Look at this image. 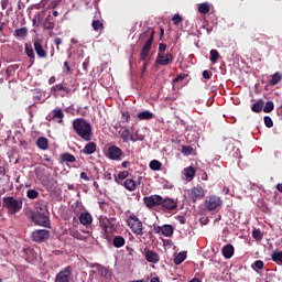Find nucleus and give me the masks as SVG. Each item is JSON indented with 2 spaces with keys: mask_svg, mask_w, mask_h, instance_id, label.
<instances>
[{
  "mask_svg": "<svg viewBox=\"0 0 282 282\" xmlns=\"http://www.w3.org/2000/svg\"><path fill=\"white\" fill-rule=\"evenodd\" d=\"M73 131H75L82 140H85V142H90L91 135H94V132L91 131V123H89L85 118H77L73 120Z\"/></svg>",
  "mask_w": 282,
  "mask_h": 282,
  "instance_id": "obj_1",
  "label": "nucleus"
},
{
  "mask_svg": "<svg viewBox=\"0 0 282 282\" xmlns=\"http://www.w3.org/2000/svg\"><path fill=\"white\" fill-rule=\"evenodd\" d=\"M35 212L31 214V220L35 226H42V228H50V210L45 205H36Z\"/></svg>",
  "mask_w": 282,
  "mask_h": 282,
  "instance_id": "obj_2",
  "label": "nucleus"
},
{
  "mask_svg": "<svg viewBox=\"0 0 282 282\" xmlns=\"http://www.w3.org/2000/svg\"><path fill=\"white\" fill-rule=\"evenodd\" d=\"M2 206L7 208L10 215H17V213H21L23 210V198L14 197V196H4L2 198Z\"/></svg>",
  "mask_w": 282,
  "mask_h": 282,
  "instance_id": "obj_3",
  "label": "nucleus"
},
{
  "mask_svg": "<svg viewBox=\"0 0 282 282\" xmlns=\"http://www.w3.org/2000/svg\"><path fill=\"white\" fill-rule=\"evenodd\" d=\"M126 223L127 226H129L131 232H133V235L137 237H142L144 235V225L137 215H130Z\"/></svg>",
  "mask_w": 282,
  "mask_h": 282,
  "instance_id": "obj_4",
  "label": "nucleus"
},
{
  "mask_svg": "<svg viewBox=\"0 0 282 282\" xmlns=\"http://www.w3.org/2000/svg\"><path fill=\"white\" fill-rule=\"evenodd\" d=\"M147 36H149V37L141 48L140 61H147V57L149 56V54L151 52V47L153 46V39L155 37V31H151L150 33L145 32V33L141 34V39H147Z\"/></svg>",
  "mask_w": 282,
  "mask_h": 282,
  "instance_id": "obj_5",
  "label": "nucleus"
},
{
  "mask_svg": "<svg viewBox=\"0 0 282 282\" xmlns=\"http://www.w3.org/2000/svg\"><path fill=\"white\" fill-rule=\"evenodd\" d=\"M221 206H224V200L221 199V197H219L217 195L207 196L204 202V207L209 213L219 210V208H221Z\"/></svg>",
  "mask_w": 282,
  "mask_h": 282,
  "instance_id": "obj_6",
  "label": "nucleus"
},
{
  "mask_svg": "<svg viewBox=\"0 0 282 282\" xmlns=\"http://www.w3.org/2000/svg\"><path fill=\"white\" fill-rule=\"evenodd\" d=\"M73 272H74V269L72 268V265L65 267L55 275L54 282H69V279H72Z\"/></svg>",
  "mask_w": 282,
  "mask_h": 282,
  "instance_id": "obj_7",
  "label": "nucleus"
},
{
  "mask_svg": "<svg viewBox=\"0 0 282 282\" xmlns=\"http://www.w3.org/2000/svg\"><path fill=\"white\" fill-rule=\"evenodd\" d=\"M50 239V230L47 229H36L32 232V240L35 243H43Z\"/></svg>",
  "mask_w": 282,
  "mask_h": 282,
  "instance_id": "obj_8",
  "label": "nucleus"
},
{
  "mask_svg": "<svg viewBox=\"0 0 282 282\" xmlns=\"http://www.w3.org/2000/svg\"><path fill=\"white\" fill-rule=\"evenodd\" d=\"M161 206L166 213H175V210H177V199L162 197Z\"/></svg>",
  "mask_w": 282,
  "mask_h": 282,
  "instance_id": "obj_9",
  "label": "nucleus"
},
{
  "mask_svg": "<svg viewBox=\"0 0 282 282\" xmlns=\"http://www.w3.org/2000/svg\"><path fill=\"white\" fill-rule=\"evenodd\" d=\"M107 158L115 162H120L122 159V149H120L118 145L109 147L107 150Z\"/></svg>",
  "mask_w": 282,
  "mask_h": 282,
  "instance_id": "obj_10",
  "label": "nucleus"
},
{
  "mask_svg": "<svg viewBox=\"0 0 282 282\" xmlns=\"http://www.w3.org/2000/svg\"><path fill=\"white\" fill-rule=\"evenodd\" d=\"M143 203L147 208H155V206L162 205V196L160 195H151L143 197Z\"/></svg>",
  "mask_w": 282,
  "mask_h": 282,
  "instance_id": "obj_11",
  "label": "nucleus"
},
{
  "mask_svg": "<svg viewBox=\"0 0 282 282\" xmlns=\"http://www.w3.org/2000/svg\"><path fill=\"white\" fill-rule=\"evenodd\" d=\"M173 63V53H158L155 65H171Z\"/></svg>",
  "mask_w": 282,
  "mask_h": 282,
  "instance_id": "obj_12",
  "label": "nucleus"
},
{
  "mask_svg": "<svg viewBox=\"0 0 282 282\" xmlns=\"http://www.w3.org/2000/svg\"><path fill=\"white\" fill-rule=\"evenodd\" d=\"M206 197V193L204 192V187H193L189 191V198L193 202H199V199H204Z\"/></svg>",
  "mask_w": 282,
  "mask_h": 282,
  "instance_id": "obj_13",
  "label": "nucleus"
},
{
  "mask_svg": "<svg viewBox=\"0 0 282 282\" xmlns=\"http://www.w3.org/2000/svg\"><path fill=\"white\" fill-rule=\"evenodd\" d=\"M33 47L35 51V54L37 55V58H47V51L43 47V41L42 40H35L33 42Z\"/></svg>",
  "mask_w": 282,
  "mask_h": 282,
  "instance_id": "obj_14",
  "label": "nucleus"
},
{
  "mask_svg": "<svg viewBox=\"0 0 282 282\" xmlns=\"http://www.w3.org/2000/svg\"><path fill=\"white\" fill-rule=\"evenodd\" d=\"M64 118H65V112H63V109L57 108L52 110V117L50 120H53V122H57V124H64Z\"/></svg>",
  "mask_w": 282,
  "mask_h": 282,
  "instance_id": "obj_15",
  "label": "nucleus"
},
{
  "mask_svg": "<svg viewBox=\"0 0 282 282\" xmlns=\"http://www.w3.org/2000/svg\"><path fill=\"white\" fill-rule=\"evenodd\" d=\"M120 138H121L122 142H124V143L135 142V138L133 137V132H131V130H129V128H124L120 132Z\"/></svg>",
  "mask_w": 282,
  "mask_h": 282,
  "instance_id": "obj_16",
  "label": "nucleus"
},
{
  "mask_svg": "<svg viewBox=\"0 0 282 282\" xmlns=\"http://www.w3.org/2000/svg\"><path fill=\"white\" fill-rule=\"evenodd\" d=\"M144 257L148 263H160V253L153 250L145 251Z\"/></svg>",
  "mask_w": 282,
  "mask_h": 282,
  "instance_id": "obj_17",
  "label": "nucleus"
},
{
  "mask_svg": "<svg viewBox=\"0 0 282 282\" xmlns=\"http://www.w3.org/2000/svg\"><path fill=\"white\" fill-rule=\"evenodd\" d=\"M93 221L94 217L88 212L82 213L79 215V223L82 224V226H91Z\"/></svg>",
  "mask_w": 282,
  "mask_h": 282,
  "instance_id": "obj_18",
  "label": "nucleus"
},
{
  "mask_svg": "<svg viewBox=\"0 0 282 282\" xmlns=\"http://www.w3.org/2000/svg\"><path fill=\"white\" fill-rule=\"evenodd\" d=\"M96 149H97L96 142L90 141L84 147V149L82 150V153H85V155H94V153H96Z\"/></svg>",
  "mask_w": 282,
  "mask_h": 282,
  "instance_id": "obj_19",
  "label": "nucleus"
},
{
  "mask_svg": "<svg viewBox=\"0 0 282 282\" xmlns=\"http://www.w3.org/2000/svg\"><path fill=\"white\" fill-rule=\"evenodd\" d=\"M36 147L41 149V151H47V149H50V141L45 137H40L36 140Z\"/></svg>",
  "mask_w": 282,
  "mask_h": 282,
  "instance_id": "obj_20",
  "label": "nucleus"
},
{
  "mask_svg": "<svg viewBox=\"0 0 282 282\" xmlns=\"http://www.w3.org/2000/svg\"><path fill=\"white\" fill-rule=\"evenodd\" d=\"M221 253L225 259H232V256L235 254V247H232V245H226L223 247Z\"/></svg>",
  "mask_w": 282,
  "mask_h": 282,
  "instance_id": "obj_21",
  "label": "nucleus"
},
{
  "mask_svg": "<svg viewBox=\"0 0 282 282\" xmlns=\"http://www.w3.org/2000/svg\"><path fill=\"white\" fill-rule=\"evenodd\" d=\"M24 52H25L26 56L30 57L31 65H34V61L36 58V55H34V48L32 47V45L25 43L24 44Z\"/></svg>",
  "mask_w": 282,
  "mask_h": 282,
  "instance_id": "obj_22",
  "label": "nucleus"
},
{
  "mask_svg": "<svg viewBox=\"0 0 282 282\" xmlns=\"http://www.w3.org/2000/svg\"><path fill=\"white\" fill-rule=\"evenodd\" d=\"M44 30H54L56 28V23H54V18L52 15H47L43 21Z\"/></svg>",
  "mask_w": 282,
  "mask_h": 282,
  "instance_id": "obj_23",
  "label": "nucleus"
},
{
  "mask_svg": "<svg viewBox=\"0 0 282 282\" xmlns=\"http://www.w3.org/2000/svg\"><path fill=\"white\" fill-rule=\"evenodd\" d=\"M124 243H127V240L122 236H115L112 238V246L115 248H124Z\"/></svg>",
  "mask_w": 282,
  "mask_h": 282,
  "instance_id": "obj_24",
  "label": "nucleus"
},
{
  "mask_svg": "<svg viewBox=\"0 0 282 282\" xmlns=\"http://www.w3.org/2000/svg\"><path fill=\"white\" fill-rule=\"evenodd\" d=\"M59 162L61 164H64V162H76V156L69 152H64L59 155Z\"/></svg>",
  "mask_w": 282,
  "mask_h": 282,
  "instance_id": "obj_25",
  "label": "nucleus"
},
{
  "mask_svg": "<svg viewBox=\"0 0 282 282\" xmlns=\"http://www.w3.org/2000/svg\"><path fill=\"white\" fill-rule=\"evenodd\" d=\"M123 186L127 191L133 193V191L138 188V183H135V181H133L132 178H128L123 182Z\"/></svg>",
  "mask_w": 282,
  "mask_h": 282,
  "instance_id": "obj_26",
  "label": "nucleus"
},
{
  "mask_svg": "<svg viewBox=\"0 0 282 282\" xmlns=\"http://www.w3.org/2000/svg\"><path fill=\"white\" fill-rule=\"evenodd\" d=\"M28 34H29L28 28L22 26L14 31L13 36H15V39H26Z\"/></svg>",
  "mask_w": 282,
  "mask_h": 282,
  "instance_id": "obj_27",
  "label": "nucleus"
},
{
  "mask_svg": "<svg viewBox=\"0 0 282 282\" xmlns=\"http://www.w3.org/2000/svg\"><path fill=\"white\" fill-rule=\"evenodd\" d=\"M263 105H265V101H263V99H259L251 106V111H253V113H261L263 111Z\"/></svg>",
  "mask_w": 282,
  "mask_h": 282,
  "instance_id": "obj_28",
  "label": "nucleus"
},
{
  "mask_svg": "<svg viewBox=\"0 0 282 282\" xmlns=\"http://www.w3.org/2000/svg\"><path fill=\"white\" fill-rule=\"evenodd\" d=\"M281 79H282L281 73L276 72L272 75L271 79L269 80V85H271V87H274L279 85V83H281Z\"/></svg>",
  "mask_w": 282,
  "mask_h": 282,
  "instance_id": "obj_29",
  "label": "nucleus"
},
{
  "mask_svg": "<svg viewBox=\"0 0 282 282\" xmlns=\"http://www.w3.org/2000/svg\"><path fill=\"white\" fill-rule=\"evenodd\" d=\"M271 260L278 265H282V251H273L271 253Z\"/></svg>",
  "mask_w": 282,
  "mask_h": 282,
  "instance_id": "obj_30",
  "label": "nucleus"
},
{
  "mask_svg": "<svg viewBox=\"0 0 282 282\" xmlns=\"http://www.w3.org/2000/svg\"><path fill=\"white\" fill-rule=\"evenodd\" d=\"M163 237H173V226L171 225H164L162 227V232Z\"/></svg>",
  "mask_w": 282,
  "mask_h": 282,
  "instance_id": "obj_31",
  "label": "nucleus"
},
{
  "mask_svg": "<svg viewBox=\"0 0 282 282\" xmlns=\"http://www.w3.org/2000/svg\"><path fill=\"white\" fill-rule=\"evenodd\" d=\"M139 120H152L153 113L151 111H142L137 115Z\"/></svg>",
  "mask_w": 282,
  "mask_h": 282,
  "instance_id": "obj_32",
  "label": "nucleus"
},
{
  "mask_svg": "<svg viewBox=\"0 0 282 282\" xmlns=\"http://www.w3.org/2000/svg\"><path fill=\"white\" fill-rule=\"evenodd\" d=\"M186 261V252H180L175 258H174V264L180 265Z\"/></svg>",
  "mask_w": 282,
  "mask_h": 282,
  "instance_id": "obj_33",
  "label": "nucleus"
},
{
  "mask_svg": "<svg viewBox=\"0 0 282 282\" xmlns=\"http://www.w3.org/2000/svg\"><path fill=\"white\" fill-rule=\"evenodd\" d=\"M99 226L102 228L104 232H107V228H109V218L99 217Z\"/></svg>",
  "mask_w": 282,
  "mask_h": 282,
  "instance_id": "obj_34",
  "label": "nucleus"
},
{
  "mask_svg": "<svg viewBox=\"0 0 282 282\" xmlns=\"http://www.w3.org/2000/svg\"><path fill=\"white\" fill-rule=\"evenodd\" d=\"M198 12L200 14H208L210 12V7L208 3L204 2L198 6Z\"/></svg>",
  "mask_w": 282,
  "mask_h": 282,
  "instance_id": "obj_35",
  "label": "nucleus"
},
{
  "mask_svg": "<svg viewBox=\"0 0 282 282\" xmlns=\"http://www.w3.org/2000/svg\"><path fill=\"white\" fill-rule=\"evenodd\" d=\"M91 28L93 30H95V32H98L99 30H105V24H102L100 20H94L91 23Z\"/></svg>",
  "mask_w": 282,
  "mask_h": 282,
  "instance_id": "obj_36",
  "label": "nucleus"
},
{
  "mask_svg": "<svg viewBox=\"0 0 282 282\" xmlns=\"http://www.w3.org/2000/svg\"><path fill=\"white\" fill-rule=\"evenodd\" d=\"M150 169L151 171H160V169H162V162L158 160H152L150 162Z\"/></svg>",
  "mask_w": 282,
  "mask_h": 282,
  "instance_id": "obj_37",
  "label": "nucleus"
},
{
  "mask_svg": "<svg viewBox=\"0 0 282 282\" xmlns=\"http://www.w3.org/2000/svg\"><path fill=\"white\" fill-rule=\"evenodd\" d=\"M210 56L209 59L212 61V63H217V61H219V51L218 50H212L209 52Z\"/></svg>",
  "mask_w": 282,
  "mask_h": 282,
  "instance_id": "obj_38",
  "label": "nucleus"
},
{
  "mask_svg": "<svg viewBox=\"0 0 282 282\" xmlns=\"http://www.w3.org/2000/svg\"><path fill=\"white\" fill-rule=\"evenodd\" d=\"M184 173H185V176L193 180V177H195V167H193V166L185 167Z\"/></svg>",
  "mask_w": 282,
  "mask_h": 282,
  "instance_id": "obj_39",
  "label": "nucleus"
},
{
  "mask_svg": "<svg viewBox=\"0 0 282 282\" xmlns=\"http://www.w3.org/2000/svg\"><path fill=\"white\" fill-rule=\"evenodd\" d=\"M26 197L29 199H39V192L36 189H28Z\"/></svg>",
  "mask_w": 282,
  "mask_h": 282,
  "instance_id": "obj_40",
  "label": "nucleus"
},
{
  "mask_svg": "<svg viewBox=\"0 0 282 282\" xmlns=\"http://www.w3.org/2000/svg\"><path fill=\"white\" fill-rule=\"evenodd\" d=\"M127 177H129L128 171L119 172L118 175L115 176V182H117V184H118V180L122 181V180H127Z\"/></svg>",
  "mask_w": 282,
  "mask_h": 282,
  "instance_id": "obj_41",
  "label": "nucleus"
},
{
  "mask_svg": "<svg viewBox=\"0 0 282 282\" xmlns=\"http://www.w3.org/2000/svg\"><path fill=\"white\" fill-rule=\"evenodd\" d=\"M264 113H270L274 111V102L273 101H267L264 108H263Z\"/></svg>",
  "mask_w": 282,
  "mask_h": 282,
  "instance_id": "obj_42",
  "label": "nucleus"
},
{
  "mask_svg": "<svg viewBox=\"0 0 282 282\" xmlns=\"http://www.w3.org/2000/svg\"><path fill=\"white\" fill-rule=\"evenodd\" d=\"M252 237L256 241H261L263 239V234H261V229H254L252 231Z\"/></svg>",
  "mask_w": 282,
  "mask_h": 282,
  "instance_id": "obj_43",
  "label": "nucleus"
},
{
  "mask_svg": "<svg viewBox=\"0 0 282 282\" xmlns=\"http://www.w3.org/2000/svg\"><path fill=\"white\" fill-rule=\"evenodd\" d=\"M98 273L100 274V276H104L105 279H109V270L107 268L99 267Z\"/></svg>",
  "mask_w": 282,
  "mask_h": 282,
  "instance_id": "obj_44",
  "label": "nucleus"
},
{
  "mask_svg": "<svg viewBox=\"0 0 282 282\" xmlns=\"http://www.w3.org/2000/svg\"><path fill=\"white\" fill-rule=\"evenodd\" d=\"M182 153H184V155H191L193 153V148H191V145H183Z\"/></svg>",
  "mask_w": 282,
  "mask_h": 282,
  "instance_id": "obj_45",
  "label": "nucleus"
},
{
  "mask_svg": "<svg viewBox=\"0 0 282 282\" xmlns=\"http://www.w3.org/2000/svg\"><path fill=\"white\" fill-rule=\"evenodd\" d=\"M52 91H54L55 94L58 91H63L65 89V85L63 84H56L54 85L52 88Z\"/></svg>",
  "mask_w": 282,
  "mask_h": 282,
  "instance_id": "obj_46",
  "label": "nucleus"
},
{
  "mask_svg": "<svg viewBox=\"0 0 282 282\" xmlns=\"http://www.w3.org/2000/svg\"><path fill=\"white\" fill-rule=\"evenodd\" d=\"M264 124L268 127V129H272L274 127V122L272 121V118L265 116L264 117Z\"/></svg>",
  "mask_w": 282,
  "mask_h": 282,
  "instance_id": "obj_47",
  "label": "nucleus"
},
{
  "mask_svg": "<svg viewBox=\"0 0 282 282\" xmlns=\"http://www.w3.org/2000/svg\"><path fill=\"white\" fill-rule=\"evenodd\" d=\"M123 122H131V115L129 113V111H123L121 112Z\"/></svg>",
  "mask_w": 282,
  "mask_h": 282,
  "instance_id": "obj_48",
  "label": "nucleus"
},
{
  "mask_svg": "<svg viewBox=\"0 0 282 282\" xmlns=\"http://www.w3.org/2000/svg\"><path fill=\"white\" fill-rule=\"evenodd\" d=\"M172 21L174 22V25H180V23H182V18L176 13L173 15Z\"/></svg>",
  "mask_w": 282,
  "mask_h": 282,
  "instance_id": "obj_49",
  "label": "nucleus"
},
{
  "mask_svg": "<svg viewBox=\"0 0 282 282\" xmlns=\"http://www.w3.org/2000/svg\"><path fill=\"white\" fill-rule=\"evenodd\" d=\"M252 268H256L257 270H263V261L257 260V261L253 263Z\"/></svg>",
  "mask_w": 282,
  "mask_h": 282,
  "instance_id": "obj_50",
  "label": "nucleus"
},
{
  "mask_svg": "<svg viewBox=\"0 0 282 282\" xmlns=\"http://www.w3.org/2000/svg\"><path fill=\"white\" fill-rule=\"evenodd\" d=\"M184 78H186V74L182 73L173 79V83H181V80H184Z\"/></svg>",
  "mask_w": 282,
  "mask_h": 282,
  "instance_id": "obj_51",
  "label": "nucleus"
},
{
  "mask_svg": "<svg viewBox=\"0 0 282 282\" xmlns=\"http://www.w3.org/2000/svg\"><path fill=\"white\" fill-rule=\"evenodd\" d=\"M133 138H134V142H138V141L142 142V141H144V135L140 134L138 132L134 133Z\"/></svg>",
  "mask_w": 282,
  "mask_h": 282,
  "instance_id": "obj_52",
  "label": "nucleus"
},
{
  "mask_svg": "<svg viewBox=\"0 0 282 282\" xmlns=\"http://www.w3.org/2000/svg\"><path fill=\"white\" fill-rule=\"evenodd\" d=\"M63 94L61 95L62 98H65V96H69V94H72V89H69V87L64 86V90H62Z\"/></svg>",
  "mask_w": 282,
  "mask_h": 282,
  "instance_id": "obj_53",
  "label": "nucleus"
},
{
  "mask_svg": "<svg viewBox=\"0 0 282 282\" xmlns=\"http://www.w3.org/2000/svg\"><path fill=\"white\" fill-rule=\"evenodd\" d=\"M166 52V44L160 43L159 44V54H164Z\"/></svg>",
  "mask_w": 282,
  "mask_h": 282,
  "instance_id": "obj_54",
  "label": "nucleus"
},
{
  "mask_svg": "<svg viewBox=\"0 0 282 282\" xmlns=\"http://www.w3.org/2000/svg\"><path fill=\"white\" fill-rule=\"evenodd\" d=\"M37 23H41V21H43V15L41 13H39L37 15H35V18L33 19V25Z\"/></svg>",
  "mask_w": 282,
  "mask_h": 282,
  "instance_id": "obj_55",
  "label": "nucleus"
},
{
  "mask_svg": "<svg viewBox=\"0 0 282 282\" xmlns=\"http://www.w3.org/2000/svg\"><path fill=\"white\" fill-rule=\"evenodd\" d=\"M65 73L72 74V67L69 66V62H64Z\"/></svg>",
  "mask_w": 282,
  "mask_h": 282,
  "instance_id": "obj_56",
  "label": "nucleus"
},
{
  "mask_svg": "<svg viewBox=\"0 0 282 282\" xmlns=\"http://www.w3.org/2000/svg\"><path fill=\"white\" fill-rule=\"evenodd\" d=\"M202 28H203V30H206L207 34H210L213 32V26H210L208 24H203Z\"/></svg>",
  "mask_w": 282,
  "mask_h": 282,
  "instance_id": "obj_57",
  "label": "nucleus"
},
{
  "mask_svg": "<svg viewBox=\"0 0 282 282\" xmlns=\"http://www.w3.org/2000/svg\"><path fill=\"white\" fill-rule=\"evenodd\" d=\"M153 232H155V235H162V227H160V226H154V227H153Z\"/></svg>",
  "mask_w": 282,
  "mask_h": 282,
  "instance_id": "obj_58",
  "label": "nucleus"
},
{
  "mask_svg": "<svg viewBox=\"0 0 282 282\" xmlns=\"http://www.w3.org/2000/svg\"><path fill=\"white\" fill-rule=\"evenodd\" d=\"M79 177H80V180H85V182H89V176H87V173H85V172H82L79 174Z\"/></svg>",
  "mask_w": 282,
  "mask_h": 282,
  "instance_id": "obj_59",
  "label": "nucleus"
},
{
  "mask_svg": "<svg viewBox=\"0 0 282 282\" xmlns=\"http://www.w3.org/2000/svg\"><path fill=\"white\" fill-rule=\"evenodd\" d=\"M63 43V40L61 37H56L54 40V45H56L57 50H58V45H61Z\"/></svg>",
  "mask_w": 282,
  "mask_h": 282,
  "instance_id": "obj_60",
  "label": "nucleus"
},
{
  "mask_svg": "<svg viewBox=\"0 0 282 282\" xmlns=\"http://www.w3.org/2000/svg\"><path fill=\"white\" fill-rule=\"evenodd\" d=\"M203 78H205L206 80H209L210 78V73L208 70H204L203 72Z\"/></svg>",
  "mask_w": 282,
  "mask_h": 282,
  "instance_id": "obj_61",
  "label": "nucleus"
},
{
  "mask_svg": "<svg viewBox=\"0 0 282 282\" xmlns=\"http://www.w3.org/2000/svg\"><path fill=\"white\" fill-rule=\"evenodd\" d=\"M72 237H74L75 239H80V237H83V235H80V232H78V231H73Z\"/></svg>",
  "mask_w": 282,
  "mask_h": 282,
  "instance_id": "obj_62",
  "label": "nucleus"
},
{
  "mask_svg": "<svg viewBox=\"0 0 282 282\" xmlns=\"http://www.w3.org/2000/svg\"><path fill=\"white\" fill-rule=\"evenodd\" d=\"M8 1L9 0H1V8H2V10H6L8 8Z\"/></svg>",
  "mask_w": 282,
  "mask_h": 282,
  "instance_id": "obj_63",
  "label": "nucleus"
},
{
  "mask_svg": "<svg viewBox=\"0 0 282 282\" xmlns=\"http://www.w3.org/2000/svg\"><path fill=\"white\" fill-rule=\"evenodd\" d=\"M121 166H122V169H128V166H131V162H129V161H123V162L121 163Z\"/></svg>",
  "mask_w": 282,
  "mask_h": 282,
  "instance_id": "obj_64",
  "label": "nucleus"
}]
</instances>
